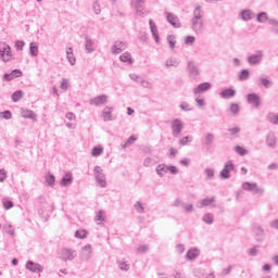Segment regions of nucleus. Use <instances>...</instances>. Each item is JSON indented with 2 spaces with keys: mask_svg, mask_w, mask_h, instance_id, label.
<instances>
[{
  "mask_svg": "<svg viewBox=\"0 0 278 278\" xmlns=\"http://www.w3.org/2000/svg\"><path fill=\"white\" fill-rule=\"evenodd\" d=\"M203 10L201 7H197L193 11V17L191 18V29L194 34H203Z\"/></svg>",
  "mask_w": 278,
  "mask_h": 278,
  "instance_id": "nucleus-1",
  "label": "nucleus"
},
{
  "mask_svg": "<svg viewBox=\"0 0 278 278\" xmlns=\"http://www.w3.org/2000/svg\"><path fill=\"white\" fill-rule=\"evenodd\" d=\"M0 56L2 62H10L12 60V48L5 42L0 43Z\"/></svg>",
  "mask_w": 278,
  "mask_h": 278,
  "instance_id": "nucleus-2",
  "label": "nucleus"
},
{
  "mask_svg": "<svg viewBox=\"0 0 278 278\" xmlns=\"http://www.w3.org/2000/svg\"><path fill=\"white\" fill-rule=\"evenodd\" d=\"M61 260L63 262H73L77 257V251L68 248H63L60 251Z\"/></svg>",
  "mask_w": 278,
  "mask_h": 278,
  "instance_id": "nucleus-3",
  "label": "nucleus"
},
{
  "mask_svg": "<svg viewBox=\"0 0 278 278\" xmlns=\"http://www.w3.org/2000/svg\"><path fill=\"white\" fill-rule=\"evenodd\" d=\"M144 3H147V0H131V7L136 10L138 16H147L149 14L144 10Z\"/></svg>",
  "mask_w": 278,
  "mask_h": 278,
  "instance_id": "nucleus-4",
  "label": "nucleus"
},
{
  "mask_svg": "<svg viewBox=\"0 0 278 278\" xmlns=\"http://www.w3.org/2000/svg\"><path fill=\"white\" fill-rule=\"evenodd\" d=\"M93 173L97 184L100 186V188H105L108 186V182L105 181V174H103V169L101 168V166H96Z\"/></svg>",
  "mask_w": 278,
  "mask_h": 278,
  "instance_id": "nucleus-5",
  "label": "nucleus"
},
{
  "mask_svg": "<svg viewBox=\"0 0 278 278\" xmlns=\"http://www.w3.org/2000/svg\"><path fill=\"white\" fill-rule=\"evenodd\" d=\"M181 131H184V122L179 118L174 119L172 122V134L174 138H179V136H181Z\"/></svg>",
  "mask_w": 278,
  "mask_h": 278,
  "instance_id": "nucleus-6",
  "label": "nucleus"
},
{
  "mask_svg": "<svg viewBox=\"0 0 278 278\" xmlns=\"http://www.w3.org/2000/svg\"><path fill=\"white\" fill-rule=\"evenodd\" d=\"M242 188L254 194H264V189L260 188L255 182H243Z\"/></svg>",
  "mask_w": 278,
  "mask_h": 278,
  "instance_id": "nucleus-7",
  "label": "nucleus"
},
{
  "mask_svg": "<svg viewBox=\"0 0 278 278\" xmlns=\"http://www.w3.org/2000/svg\"><path fill=\"white\" fill-rule=\"evenodd\" d=\"M236 165H233L232 161H228L225 163L223 170L219 174V177L222 179H229L231 175L229 174L231 170H235Z\"/></svg>",
  "mask_w": 278,
  "mask_h": 278,
  "instance_id": "nucleus-8",
  "label": "nucleus"
},
{
  "mask_svg": "<svg viewBox=\"0 0 278 278\" xmlns=\"http://www.w3.org/2000/svg\"><path fill=\"white\" fill-rule=\"evenodd\" d=\"M263 58H264V52H262V50H258L255 54H251L250 56H248V62L252 66H255L257 64H262Z\"/></svg>",
  "mask_w": 278,
  "mask_h": 278,
  "instance_id": "nucleus-9",
  "label": "nucleus"
},
{
  "mask_svg": "<svg viewBox=\"0 0 278 278\" xmlns=\"http://www.w3.org/2000/svg\"><path fill=\"white\" fill-rule=\"evenodd\" d=\"M216 201L215 197H211V198H206V199H202L200 201L197 202V207H199L200 210L203 207H216V205L214 204Z\"/></svg>",
  "mask_w": 278,
  "mask_h": 278,
  "instance_id": "nucleus-10",
  "label": "nucleus"
},
{
  "mask_svg": "<svg viewBox=\"0 0 278 278\" xmlns=\"http://www.w3.org/2000/svg\"><path fill=\"white\" fill-rule=\"evenodd\" d=\"M247 101L250 103V105H253V108H260L262 105V99L257 93H250L247 96Z\"/></svg>",
  "mask_w": 278,
  "mask_h": 278,
  "instance_id": "nucleus-11",
  "label": "nucleus"
},
{
  "mask_svg": "<svg viewBox=\"0 0 278 278\" xmlns=\"http://www.w3.org/2000/svg\"><path fill=\"white\" fill-rule=\"evenodd\" d=\"M26 270H30V273H42L45 267L34 261H27L26 263Z\"/></svg>",
  "mask_w": 278,
  "mask_h": 278,
  "instance_id": "nucleus-12",
  "label": "nucleus"
},
{
  "mask_svg": "<svg viewBox=\"0 0 278 278\" xmlns=\"http://www.w3.org/2000/svg\"><path fill=\"white\" fill-rule=\"evenodd\" d=\"M90 105H96L99 108V105H105L108 103V96L106 94H101L98 97H94L89 100Z\"/></svg>",
  "mask_w": 278,
  "mask_h": 278,
  "instance_id": "nucleus-13",
  "label": "nucleus"
},
{
  "mask_svg": "<svg viewBox=\"0 0 278 278\" xmlns=\"http://www.w3.org/2000/svg\"><path fill=\"white\" fill-rule=\"evenodd\" d=\"M167 23H170L173 27L179 28L181 27V23L179 22V17L170 12H165Z\"/></svg>",
  "mask_w": 278,
  "mask_h": 278,
  "instance_id": "nucleus-14",
  "label": "nucleus"
},
{
  "mask_svg": "<svg viewBox=\"0 0 278 278\" xmlns=\"http://www.w3.org/2000/svg\"><path fill=\"white\" fill-rule=\"evenodd\" d=\"M18 77H23V72L21 70H13L11 73L3 75V81H12Z\"/></svg>",
  "mask_w": 278,
  "mask_h": 278,
  "instance_id": "nucleus-15",
  "label": "nucleus"
},
{
  "mask_svg": "<svg viewBox=\"0 0 278 278\" xmlns=\"http://www.w3.org/2000/svg\"><path fill=\"white\" fill-rule=\"evenodd\" d=\"M127 49V42L125 41H115L112 47V53L118 54L123 53Z\"/></svg>",
  "mask_w": 278,
  "mask_h": 278,
  "instance_id": "nucleus-16",
  "label": "nucleus"
},
{
  "mask_svg": "<svg viewBox=\"0 0 278 278\" xmlns=\"http://www.w3.org/2000/svg\"><path fill=\"white\" fill-rule=\"evenodd\" d=\"M71 184H73V173L67 172L61 179L60 186H62V188H68Z\"/></svg>",
  "mask_w": 278,
  "mask_h": 278,
  "instance_id": "nucleus-17",
  "label": "nucleus"
},
{
  "mask_svg": "<svg viewBox=\"0 0 278 278\" xmlns=\"http://www.w3.org/2000/svg\"><path fill=\"white\" fill-rule=\"evenodd\" d=\"M210 88H212V84H210V83H202V84H200L198 87H195L193 89V92L195 94H201L203 92H207V90H210Z\"/></svg>",
  "mask_w": 278,
  "mask_h": 278,
  "instance_id": "nucleus-18",
  "label": "nucleus"
},
{
  "mask_svg": "<svg viewBox=\"0 0 278 278\" xmlns=\"http://www.w3.org/2000/svg\"><path fill=\"white\" fill-rule=\"evenodd\" d=\"M219 97L222 99H231V98L236 97V89L226 88L219 93Z\"/></svg>",
  "mask_w": 278,
  "mask_h": 278,
  "instance_id": "nucleus-19",
  "label": "nucleus"
},
{
  "mask_svg": "<svg viewBox=\"0 0 278 278\" xmlns=\"http://www.w3.org/2000/svg\"><path fill=\"white\" fill-rule=\"evenodd\" d=\"M149 25L155 42H160V35L157 34V25H155V22H153V20L149 21Z\"/></svg>",
  "mask_w": 278,
  "mask_h": 278,
  "instance_id": "nucleus-20",
  "label": "nucleus"
},
{
  "mask_svg": "<svg viewBox=\"0 0 278 278\" xmlns=\"http://www.w3.org/2000/svg\"><path fill=\"white\" fill-rule=\"evenodd\" d=\"M188 72L190 74V77H197L199 75V67L197 66V64H194V62L190 61L188 63Z\"/></svg>",
  "mask_w": 278,
  "mask_h": 278,
  "instance_id": "nucleus-21",
  "label": "nucleus"
},
{
  "mask_svg": "<svg viewBox=\"0 0 278 278\" xmlns=\"http://www.w3.org/2000/svg\"><path fill=\"white\" fill-rule=\"evenodd\" d=\"M257 86H263V88H270V86H273V83L270 81V79H268V77L261 76L260 78H257Z\"/></svg>",
  "mask_w": 278,
  "mask_h": 278,
  "instance_id": "nucleus-22",
  "label": "nucleus"
},
{
  "mask_svg": "<svg viewBox=\"0 0 278 278\" xmlns=\"http://www.w3.org/2000/svg\"><path fill=\"white\" fill-rule=\"evenodd\" d=\"M214 134L207 132L202 140V144H204V147H212V144H214Z\"/></svg>",
  "mask_w": 278,
  "mask_h": 278,
  "instance_id": "nucleus-23",
  "label": "nucleus"
},
{
  "mask_svg": "<svg viewBox=\"0 0 278 278\" xmlns=\"http://www.w3.org/2000/svg\"><path fill=\"white\" fill-rule=\"evenodd\" d=\"M85 49L87 53L94 51V41L88 36L85 37Z\"/></svg>",
  "mask_w": 278,
  "mask_h": 278,
  "instance_id": "nucleus-24",
  "label": "nucleus"
},
{
  "mask_svg": "<svg viewBox=\"0 0 278 278\" xmlns=\"http://www.w3.org/2000/svg\"><path fill=\"white\" fill-rule=\"evenodd\" d=\"M267 146L271 149H275L277 146V137L275 136V132H269L266 137Z\"/></svg>",
  "mask_w": 278,
  "mask_h": 278,
  "instance_id": "nucleus-25",
  "label": "nucleus"
},
{
  "mask_svg": "<svg viewBox=\"0 0 278 278\" xmlns=\"http://www.w3.org/2000/svg\"><path fill=\"white\" fill-rule=\"evenodd\" d=\"M113 108L112 106H105L103 112H102V118L103 121L108 122V121H112V112H113Z\"/></svg>",
  "mask_w": 278,
  "mask_h": 278,
  "instance_id": "nucleus-26",
  "label": "nucleus"
},
{
  "mask_svg": "<svg viewBox=\"0 0 278 278\" xmlns=\"http://www.w3.org/2000/svg\"><path fill=\"white\" fill-rule=\"evenodd\" d=\"M66 58L72 66H75L77 59H75V54H73V48H68L66 51Z\"/></svg>",
  "mask_w": 278,
  "mask_h": 278,
  "instance_id": "nucleus-27",
  "label": "nucleus"
},
{
  "mask_svg": "<svg viewBox=\"0 0 278 278\" xmlns=\"http://www.w3.org/2000/svg\"><path fill=\"white\" fill-rule=\"evenodd\" d=\"M121 62H127L128 64H134V59H131V53L129 52H124L119 56Z\"/></svg>",
  "mask_w": 278,
  "mask_h": 278,
  "instance_id": "nucleus-28",
  "label": "nucleus"
},
{
  "mask_svg": "<svg viewBox=\"0 0 278 278\" xmlns=\"http://www.w3.org/2000/svg\"><path fill=\"white\" fill-rule=\"evenodd\" d=\"M156 173L160 177H164L166 173H168V166L165 164H161L156 167Z\"/></svg>",
  "mask_w": 278,
  "mask_h": 278,
  "instance_id": "nucleus-29",
  "label": "nucleus"
},
{
  "mask_svg": "<svg viewBox=\"0 0 278 278\" xmlns=\"http://www.w3.org/2000/svg\"><path fill=\"white\" fill-rule=\"evenodd\" d=\"M242 21H251L253 18V11L252 10H243L241 12Z\"/></svg>",
  "mask_w": 278,
  "mask_h": 278,
  "instance_id": "nucleus-30",
  "label": "nucleus"
},
{
  "mask_svg": "<svg viewBox=\"0 0 278 278\" xmlns=\"http://www.w3.org/2000/svg\"><path fill=\"white\" fill-rule=\"evenodd\" d=\"M187 260H197L199 257V250L191 249L186 254Z\"/></svg>",
  "mask_w": 278,
  "mask_h": 278,
  "instance_id": "nucleus-31",
  "label": "nucleus"
},
{
  "mask_svg": "<svg viewBox=\"0 0 278 278\" xmlns=\"http://www.w3.org/2000/svg\"><path fill=\"white\" fill-rule=\"evenodd\" d=\"M11 99H12L13 103H18V101H21V99H23V91L17 90V91L13 92L11 96Z\"/></svg>",
  "mask_w": 278,
  "mask_h": 278,
  "instance_id": "nucleus-32",
  "label": "nucleus"
},
{
  "mask_svg": "<svg viewBox=\"0 0 278 278\" xmlns=\"http://www.w3.org/2000/svg\"><path fill=\"white\" fill-rule=\"evenodd\" d=\"M22 116L24 118H30L31 121H36V113H34V111L30 110L23 111Z\"/></svg>",
  "mask_w": 278,
  "mask_h": 278,
  "instance_id": "nucleus-33",
  "label": "nucleus"
},
{
  "mask_svg": "<svg viewBox=\"0 0 278 278\" xmlns=\"http://www.w3.org/2000/svg\"><path fill=\"white\" fill-rule=\"evenodd\" d=\"M267 121L271 123L273 125H278V114L276 113H268L267 114Z\"/></svg>",
  "mask_w": 278,
  "mask_h": 278,
  "instance_id": "nucleus-34",
  "label": "nucleus"
},
{
  "mask_svg": "<svg viewBox=\"0 0 278 278\" xmlns=\"http://www.w3.org/2000/svg\"><path fill=\"white\" fill-rule=\"evenodd\" d=\"M165 66L166 68H170V66L177 67L179 66V61L177 59L170 58L165 62Z\"/></svg>",
  "mask_w": 278,
  "mask_h": 278,
  "instance_id": "nucleus-35",
  "label": "nucleus"
},
{
  "mask_svg": "<svg viewBox=\"0 0 278 278\" xmlns=\"http://www.w3.org/2000/svg\"><path fill=\"white\" fill-rule=\"evenodd\" d=\"M250 75H251V73L249 72V70H242L239 73V81H247V79H249Z\"/></svg>",
  "mask_w": 278,
  "mask_h": 278,
  "instance_id": "nucleus-36",
  "label": "nucleus"
},
{
  "mask_svg": "<svg viewBox=\"0 0 278 278\" xmlns=\"http://www.w3.org/2000/svg\"><path fill=\"white\" fill-rule=\"evenodd\" d=\"M137 140H138V138H136V136H130L126 140V142L124 144H122V149H127V147H131V144H134Z\"/></svg>",
  "mask_w": 278,
  "mask_h": 278,
  "instance_id": "nucleus-37",
  "label": "nucleus"
},
{
  "mask_svg": "<svg viewBox=\"0 0 278 278\" xmlns=\"http://www.w3.org/2000/svg\"><path fill=\"white\" fill-rule=\"evenodd\" d=\"M2 205H3L4 210H12V207H14V202H12L8 198H4V199H2Z\"/></svg>",
  "mask_w": 278,
  "mask_h": 278,
  "instance_id": "nucleus-38",
  "label": "nucleus"
},
{
  "mask_svg": "<svg viewBox=\"0 0 278 278\" xmlns=\"http://www.w3.org/2000/svg\"><path fill=\"white\" fill-rule=\"evenodd\" d=\"M202 220L203 223H206V225H212V223H214V215L212 213H206Z\"/></svg>",
  "mask_w": 278,
  "mask_h": 278,
  "instance_id": "nucleus-39",
  "label": "nucleus"
},
{
  "mask_svg": "<svg viewBox=\"0 0 278 278\" xmlns=\"http://www.w3.org/2000/svg\"><path fill=\"white\" fill-rule=\"evenodd\" d=\"M83 251L87 252L85 254V260H90L91 255H92V245L87 244L83 248Z\"/></svg>",
  "mask_w": 278,
  "mask_h": 278,
  "instance_id": "nucleus-40",
  "label": "nucleus"
},
{
  "mask_svg": "<svg viewBox=\"0 0 278 278\" xmlns=\"http://www.w3.org/2000/svg\"><path fill=\"white\" fill-rule=\"evenodd\" d=\"M256 21L257 23H266L268 21V14L266 12L258 13Z\"/></svg>",
  "mask_w": 278,
  "mask_h": 278,
  "instance_id": "nucleus-41",
  "label": "nucleus"
},
{
  "mask_svg": "<svg viewBox=\"0 0 278 278\" xmlns=\"http://www.w3.org/2000/svg\"><path fill=\"white\" fill-rule=\"evenodd\" d=\"M103 154V148L102 147H94L91 151V155L93 157H99V155Z\"/></svg>",
  "mask_w": 278,
  "mask_h": 278,
  "instance_id": "nucleus-42",
  "label": "nucleus"
},
{
  "mask_svg": "<svg viewBox=\"0 0 278 278\" xmlns=\"http://www.w3.org/2000/svg\"><path fill=\"white\" fill-rule=\"evenodd\" d=\"M29 50L31 58H36L38 55V46H36V43L31 42Z\"/></svg>",
  "mask_w": 278,
  "mask_h": 278,
  "instance_id": "nucleus-43",
  "label": "nucleus"
},
{
  "mask_svg": "<svg viewBox=\"0 0 278 278\" xmlns=\"http://www.w3.org/2000/svg\"><path fill=\"white\" fill-rule=\"evenodd\" d=\"M191 141H192V137L191 136H186V137H184L179 140V144L181 147H186V144L190 143Z\"/></svg>",
  "mask_w": 278,
  "mask_h": 278,
  "instance_id": "nucleus-44",
  "label": "nucleus"
},
{
  "mask_svg": "<svg viewBox=\"0 0 278 278\" xmlns=\"http://www.w3.org/2000/svg\"><path fill=\"white\" fill-rule=\"evenodd\" d=\"M140 85L142 86V88H148V90H152L153 88V83H150L149 80H144L142 78L140 80Z\"/></svg>",
  "mask_w": 278,
  "mask_h": 278,
  "instance_id": "nucleus-45",
  "label": "nucleus"
},
{
  "mask_svg": "<svg viewBox=\"0 0 278 278\" xmlns=\"http://www.w3.org/2000/svg\"><path fill=\"white\" fill-rule=\"evenodd\" d=\"M235 151L236 153H238L239 155H247V153H249V150L240 147V146H236L235 147Z\"/></svg>",
  "mask_w": 278,
  "mask_h": 278,
  "instance_id": "nucleus-46",
  "label": "nucleus"
},
{
  "mask_svg": "<svg viewBox=\"0 0 278 278\" xmlns=\"http://www.w3.org/2000/svg\"><path fill=\"white\" fill-rule=\"evenodd\" d=\"M46 182L48 184V186H54L55 185V176H53V174H49L46 177Z\"/></svg>",
  "mask_w": 278,
  "mask_h": 278,
  "instance_id": "nucleus-47",
  "label": "nucleus"
},
{
  "mask_svg": "<svg viewBox=\"0 0 278 278\" xmlns=\"http://www.w3.org/2000/svg\"><path fill=\"white\" fill-rule=\"evenodd\" d=\"M88 236V231L86 230H77L75 232V237L79 238L80 240H84V238H86Z\"/></svg>",
  "mask_w": 278,
  "mask_h": 278,
  "instance_id": "nucleus-48",
  "label": "nucleus"
},
{
  "mask_svg": "<svg viewBox=\"0 0 278 278\" xmlns=\"http://www.w3.org/2000/svg\"><path fill=\"white\" fill-rule=\"evenodd\" d=\"M229 111L236 115L240 112V105H238L237 103H231Z\"/></svg>",
  "mask_w": 278,
  "mask_h": 278,
  "instance_id": "nucleus-49",
  "label": "nucleus"
},
{
  "mask_svg": "<svg viewBox=\"0 0 278 278\" xmlns=\"http://www.w3.org/2000/svg\"><path fill=\"white\" fill-rule=\"evenodd\" d=\"M167 41L169 42L170 49H175V45H177V41L175 40V35H168Z\"/></svg>",
  "mask_w": 278,
  "mask_h": 278,
  "instance_id": "nucleus-50",
  "label": "nucleus"
},
{
  "mask_svg": "<svg viewBox=\"0 0 278 278\" xmlns=\"http://www.w3.org/2000/svg\"><path fill=\"white\" fill-rule=\"evenodd\" d=\"M117 264L122 270H125V271L129 270V264H127V262L117 261Z\"/></svg>",
  "mask_w": 278,
  "mask_h": 278,
  "instance_id": "nucleus-51",
  "label": "nucleus"
},
{
  "mask_svg": "<svg viewBox=\"0 0 278 278\" xmlns=\"http://www.w3.org/2000/svg\"><path fill=\"white\" fill-rule=\"evenodd\" d=\"M135 210L138 212V214H144V206L140 202H136Z\"/></svg>",
  "mask_w": 278,
  "mask_h": 278,
  "instance_id": "nucleus-52",
  "label": "nucleus"
},
{
  "mask_svg": "<svg viewBox=\"0 0 278 278\" xmlns=\"http://www.w3.org/2000/svg\"><path fill=\"white\" fill-rule=\"evenodd\" d=\"M204 174L206 175L207 179H214L215 172L213 168L204 169Z\"/></svg>",
  "mask_w": 278,
  "mask_h": 278,
  "instance_id": "nucleus-53",
  "label": "nucleus"
},
{
  "mask_svg": "<svg viewBox=\"0 0 278 278\" xmlns=\"http://www.w3.org/2000/svg\"><path fill=\"white\" fill-rule=\"evenodd\" d=\"M92 8L94 14H101V4H99V1H94Z\"/></svg>",
  "mask_w": 278,
  "mask_h": 278,
  "instance_id": "nucleus-54",
  "label": "nucleus"
},
{
  "mask_svg": "<svg viewBox=\"0 0 278 278\" xmlns=\"http://www.w3.org/2000/svg\"><path fill=\"white\" fill-rule=\"evenodd\" d=\"M180 109H181L184 112H190V111H192V108L190 106V104H188V102H181V103H180Z\"/></svg>",
  "mask_w": 278,
  "mask_h": 278,
  "instance_id": "nucleus-55",
  "label": "nucleus"
},
{
  "mask_svg": "<svg viewBox=\"0 0 278 278\" xmlns=\"http://www.w3.org/2000/svg\"><path fill=\"white\" fill-rule=\"evenodd\" d=\"M269 25L273 26V31H275V34H278V22H277V20H269Z\"/></svg>",
  "mask_w": 278,
  "mask_h": 278,
  "instance_id": "nucleus-56",
  "label": "nucleus"
},
{
  "mask_svg": "<svg viewBox=\"0 0 278 278\" xmlns=\"http://www.w3.org/2000/svg\"><path fill=\"white\" fill-rule=\"evenodd\" d=\"M25 47V41L17 40L15 42V48L17 51H23V48Z\"/></svg>",
  "mask_w": 278,
  "mask_h": 278,
  "instance_id": "nucleus-57",
  "label": "nucleus"
},
{
  "mask_svg": "<svg viewBox=\"0 0 278 278\" xmlns=\"http://www.w3.org/2000/svg\"><path fill=\"white\" fill-rule=\"evenodd\" d=\"M194 40H195L194 36H187L185 38V45H194Z\"/></svg>",
  "mask_w": 278,
  "mask_h": 278,
  "instance_id": "nucleus-58",
  "label": "nucleus"
},
{
  "mask_svg": "<svg viewBox=\"0 0 278 278\" xmlns=\"http://www.w3.org/2000/svg\"><path fill=\"white\" fill-rule=\"evenodd\" d=\"M96 220L103 223L105 220V216H103V211H99L98 214L96 215Z\"/></svg>",
  "mask_w": 278,
  "mask_h": 278,
  "instance_id": "nucleus-59",
  "label": "nucleus"
},
{
  "mask_svg": "<svg viewBox=\"0 0 278 278\" xmlns=\"http://www.w3.org/2000/svg\"><path fill=\"white\" fill-rule=\"evenodd\" d=\"M7 178H8V172H5V169H0V182L5 181Z\"/></svg>",
  "mask_w": 278,
  "mask_h": 278,
  "instance_id": "nucleus-60",
  "label": "nucleus"
},
{
  "mask_svg": "<svg viewBox=\"0 0 278 278\" xmlns=\"http://www.w3.org/2000/svg\"><path fill=\"white\" fill-rule=\"evenodd\" d=\"M257 249H260V247L251 248V249L249 250V255H250L251 257H255V256L257 255Z\"/></svg>",
  "mask_w": 278,
  "mask_h": 278,
  "instance_id": "nucleus-61",
  "label": "nucleus"
},
{
  "mask_svg": "<svg viewBox=\"0 0 278 278\" xmlns=\"http://www.w3.org/2000/svg\"><path fill=\"white\" fill-rule=\"evenodd\" d=\"M61 90H68V80L66 78L61 81Z\"/></svg>",
  "mask_w": 278,
  "mask_h": 278,
  "instance_id": "nucleus-62",
  "label": "nucleus"
},
{
  "mask_svg": "<svg viewBox=\"0 0 278 278\" xmlns=\"http://www.w3.org/2000/svg\"><path fill=\"white\" fill-rule=\"evenodd\" d=\"M129 77L132 81H137V84H140V81H142V77H140L136 74H130Z\"/></svg>",
  "mask_w": 278,
  "mask_h": 278,
  "instance_id": "nucleus-63",
  "label": "nucleus"
},
{
  "mask_svg": "<svg viewBox=\"0 0 278 278\" xmlns=\"http://www.w3.org/2000/svg\"><path fill=\"white\" fill-rule=\"evenodd\" d=\"M143 166H146V167L153 166V160L151 157H147L143 161Z\"/></svg>",
  "mask_w": 278,
  "mask_h": 278,
  "instance_id": "nucleus-64",
  "label": "nucleus"
}]
</instances>
